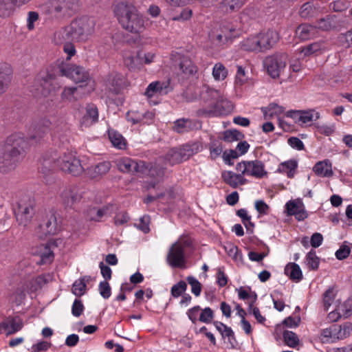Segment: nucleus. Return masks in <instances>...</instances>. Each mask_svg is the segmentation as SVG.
<instances>
[{
  "label": "nucleus",
  "instance_id": "obj_1",
  "mask_svg": "<svg viewBox=\"0 0 352 352\" xmlns=\"http://www.w3.org/2000/svg\"><path fill=\"white\" fill-rule=\"evenodd\" d=\"M28 144L19 134L9 136L5 146L0 148V171L8 173L14 170L22 160Z\"/></svg>",
  "mask_w": 352,
  "mask_h": 352
},
{
  "label": "nucleus",
  "instance_id": "obj_2",
  "mask_svg": "<svg viewBox=\"0 0 352 352\" xmlns=\"http://www.w3.org/2000/svg\"><path fill=\"white\" fill-rule=\"evenodd\" d=\"M56 166L75 176L81 175L85 170L80 160L72 151L64 152L59 155L54 153L43 157L42 168L44 171L50 170Z\"/></svg>",
  "mask_w": 352,
  "mask_h": 352
},
{
  "label": "nucleus",
  "instance_id": "obj_3",
  "mask_svg": "<svg viewBox=\"0 0 352 352\" xmlns=\"http://www.w3.org/2000/svg\"><path fill=\"white\" fill-rule=\"evenodd\" d=\"M114 12L119 23L126 30L131 33H140L145 29L144 20L133 5L119 3Z\"/></svg>",
  "mask_w": 352,
  "mask_h": 352
},
{
  "label": "nucleus",
  "instance_id": "obj_4",
  "mask_svg": "<svg viewBox=\"0 0 352 352\" xmlns=\"http://www.w3.org/2000/svg\"><path fill=\"white\" fill-rule=\"evenodd\" d=\"M94 27V19L83 17L72 21L69 25L56 33V36L61 41H85L93 34Z\"/></svg>",
  "mask_w": 352,
  "mask_h": 352
},
{
  "label": "nucleus",
  "instance_id": "obj_5",
  "mask_svg": "<svg viewBox=\"0 0 352 352\" xmlns=\"http://www.w3.org/2000/svg\"><path fill=\"white\" fill-rule=\"evenodd\" d=\"M278 40V33L268 30L247 38L243 41L242 47L250 52H265L270 50Z\"/></svg>",
  "mask_w": 352,
  "mask_h": 352
},
{
  "label": "nucleus",
  "instance_id": "obj_6",
  "mask_svg": "<svg viewBox=\"0 0 352 352\" xmlns=\"http://www.w3.org/2000/svg\"><path fill=\"white\" fill-rule=\"evenodd\" d=\"M56 75L52 68L41 71L34 80L32 93L36 97H47L56 91Z\"/></svg>",
  "mask_w": 352,
  "mask_h": 352
},
{
  "label": "nucleus",
  "instance_id": "obj_7",
  "mask_svg": "<svg viewBox=\"0 0 352 352\" xmlns=\"http://www.w3.org/2000/svg\"><path fill=\"white\" fill-rule=\"evenodd\" d=\"M59 72L62 76L71 78L75 82L82 83L87 93L94 91V81L83 67L72 64H63L59 66Z\"/></svg>",
  "mask_w": 352,
  "mask_h": 352
},
{
  "label": "nucleus",
  "instance_id": "obj_8",
  "mask_svg": "<svg viewBox=\"0 0 352 352\" xmlns=\"http://www.w3.org/2000/svg\"><path fill=\"white\" fill-rule=\"evenodd\" d=\"M199 149L200 144L197 142L187 144L179 148H173L167 152L164 160L166 164L173 166L187 160Z\"/></svg>",
  "mask_w": 352,
  "mask_h": 352
},
{
  "label": "nucleus",
  "instance_id": "obj_9",
  "mask_svg": "<svg viewBox=\"0 0 352 352\" xmlns=\"http://www.w3.org/2000/svg\"><path fill=\"white\" fill-rule=\"evenodd\" d=\"M288 56L285 54H276L265 58L263 62L268 74L273 78H278L285 71Z\"/></svg>",
  "mask_w": 352,
  "mask_h": 352
},
{
  "label": "nucleus",
  "instance_id": "obj_10",
  "mask_svg": "<svg viewBox=\"0 0 352 352\" xmlns=\"http://www.w3.org/2000/svg\"><path fill=\"white\" fill-rule=\"evenodd\" d=\"M236 169L243 175L256 178H262L267 174L264 164L259 160L243 161L236 164Z\"/></svg>",
  "mask_w": 352,
  "mask_h": 352
},
{
  "label": "nucleus",
  "instance_id": "obj_11",
  "mask_svg": "<svg viewBox=\"0 0 352 352\" xmlns=\"http://www.w3.org/2000/svg\"><path fill=\"white\" fill-rule=\"evenodd\" d=\"M201 98L205 102H208L209 106L212 108L210 111V112L215 114L224 113V111L221 109V107L226 101L223 99L219 91L210 89L208 87H204L201 93Z\"/></svg>",
  "mask_w": 352,
  "mask_h": 352
},
{
  "label": "nucleus",
  "instance_id": "obj_12",
  "mask_svg": "<svg viewBox=\"0 0 352 352\" xmlns=\"http://www.w3.org/2000/svg\"><path fill=\"white\" fill-rule=\"evenodd\" d=\"M14 212L18 223L26 226L30 223L34 214V204L30 200H21L14 208Z\"/></svg>",
  "mask_w": 352,
  "mask_h": 352
},
{
  "label": "nucleus",
  "instance_id": "obj_13",
  "mask_svg": "<svg viewBox=\"0 0 352 352\" xmlns=\"http://www.w3.org/2000/svg\"><path fill=\"white\" fill-rule=\"evenodd\" d=\"M58 197L66 208H72L82 198L79 188L76 186H63L58 192Z\"/></svg>",
  "mask_w": 352,
  "mask_h": 352
},
{
  "label": "nucleus",
  "instance_id": "obj_14",
  "mask_svg": "<svg viewBox=\"0 0 352 352\" xmlns=\"http://www.w3.org/2000/svg\"><path fill=\"white\" fill-rule=\"evenodd\" d=\"M166 262L173 268H185L184 247L179 241L175 242L170 246L166 256Z\"/></svg>",
  "mask_w": 352,
  "mask_h": 352
},
{
  "label": "nucleus",
  "instance_id": "obj_15",
  "mask_svg": "<svg viewBox=\"0 0 352 352\" xmlns=\"http://www.w3.org/2000/svg\"><path fill=\"white\" fill-rule=\"evenodd\" d=\"M116 166L120 171L128 173H144L147 170L144 162H136L128 157L118 159L116 161Z\"/></svg>",
  "mask_w": 352,
  "mask_h": 352
},
{
  "label": "nucleus",
  "instance_id": "obj_16",
  "mask_svg": "<svg viewBox=\"0 0 352 352\" xmlns=\"http://www.w3.org/2000/svg\"><path fill=\"white\" fill-rule=\"evenodd\" d=\"M288 118H291L294 121L300 124H304L316 120L320 118V113L314 109L307 111L292 110L286 113Z\"/></svg>",
  "mask_w": 352,
  "mask_h": 352
},
{
  "label": "nucleus",
  "instance_id": "obj_17",
  "mask_svg": "<svg viewBox=\"0 0 352 352\" xmlns=\"http://www.w3.org/2000/svg\"><path fill=\"white\" fill-rule=\"evenodd\" d=\"M87 94L83 85H79L77 87H65L60 94V98L63 102H74Z\"/></svg>",
  "mask_w": 352,
  "mask_h": 352
},
{
  "label": "nucleus",
  "instance_id": "obj_18",
  "mask_svg": "<svg viewBox=\"0 0 352 352\" xmlns=\"http://www.w3.org/2000/svg\"><path fill=\"white\" fill-rule=\"evenodd\" d=\"M287 215L294 216L298 221H303L308 214L303 203L299 199L291 200L286 204Z\"/></svg>",
  "mask_w": 352,
  "mask_h": 352
},
{
  "label": "nucleus",
  "instance_id": "obj_19",
  "mask_svg": "<svg viewBox=\"0 0 352 352\" xmlns=\"http://www.w3.org/2000/svg\"><path fill=\"white\" fill-rule=\"evenodd\" d=\"M99 118V112L97 106L90 103L87 104L85 111L80 120L82 127H89L98 122Z\"/></svg>",
  "mask_w": 352,
  "mask_h": 352
},
{
  "label": "nucleus",
  "instance_id": "obj_20",
  "mask_svg": "<svg viewBox=\"0 0 352 352\" xmlns=\"http://www.w3.org/2000/svg\"><path fill=\"white\" fill-rule=\"evenodd\" d=\"M316 28L322 31L335 30L340 26V21L336 15H327L316 22Z\"/></svg>",
  "mask_w": 352,
  "mask_h": 352
},
{
  "label": "nucleus",
  "instance_id": "obj_21",
  "mask_svg": "<svg viewBox=\"0 0 352 352\" xmlns=\"http://www.w3.org/2000/svg\"><path fill=\"white\" fill-rule=\"evenodd\" d=\"M124 63L129 70H140L143 66L141 52L134 54L126 53L124 56Z\"/></svg>",
  "mask_w": 352,
  "mask_h": 352
},
{
  "label": "nucleus",
  "instance_id": "obj_22",
  "mask_svg": "<svg viewBox=\"0 0 352 352\" xmlns=\"http://www.w3.org/2000/svg\"><path fill=\"white\" fill-rule=\"evenodd\" d=\"M168 82L155 81L150 83L145 91L148 98H152L157 94L164 95L168 93Z\"/></svg>",
  "mask_w": 352,
  "mask_h": 352
},
{
  "label": "nucleus",
  "instance_id": "obj_23",
  "mask_svg": "<svg viewBox=\"0 0 352 352\" xmlns=\"http://www.w3.org/2000/svg\"><path fill=\"white\" fill-rule=\"evenodd\" d=\"M12 78V69L9 65H0V96L7 90Z\"/></svg>",
  "mask_w": 352,
  "mask_h": 352
},
{
  "label": "nucleus",
  "instance_id": "obj_24",
  "mask_svg": "<svg viewBox=\"0 0 352 352\" xmlns=\"http://www.w3.org/2000/svg\"><path fill=\"white\" fill-rule=\"evenodd\" d=\"M124 76L118 72L111 73L107 78V87L114 93H118L124 85Z\"/></svg>",
  "mask_w": 352,
  "mask_h": 352
},
{
  "label": "nucleus",
  "instance_id": "obj_25",
  "mask_svg": "<svg viewBox=\"0 0 352 352\" xmlns=\"http://www.w3.org/2000/svg\"><path fill=\"white\" fill-rule=\"evenodd\" d=\"M111 168V164L109 161L100 162L87 170L88 175L91 178H98L106 175Z\"/></svg>",
  "mask_w": 352,
  "mask_h": 352
},
{
  "label": "nucleus",
  "instance_id": "obj_26",
  "mask_svg": "<svg viewBox=\"0 0 352 352\" xmlns=\"http://www.w3.org/2000/svg\"><path fill=\"white\" fill-rule=\"evenodd\" d=\"M198 127V124L189 119H178L174 122L173 129L178 133L189 132Z\"/></svg>",
  "mask_w": 352,
  "mask_h": 352
},
{
  "label": "nucleus",
  "instance_id": "obj_27",
  "mask_svg": "<svg viewBox=\"0 0 352 352\" xmlns=\"http://www.w3.org/2000/svg\"><path fill=\"white\" fill-rule=\"evenodd\" d=\"M318 33L316 25L307 23L301 24L296 30V36L300 40L305 41L314 37Z\"/></svg>",
  "mask_w": 352,
  "mask_h": 352
},
{
  "label": "nucleus",
  "instance_id": "obj_28",
  "mask_svg": "<svg viewBox=\"0 0 352 352\" xmlns=\"http://www.w3.org/2000/svg\"><path fill=\"white\" fill-rule=\"evenodd\" d=\"M313 170L319 177H329L333 175L331 162L329 160L320 161L313 167Z\"/></svg>",
  "mask_w": 352,
  "mask_h": 352
},
{
  "label": "nucleus",
  "instance_id": "obj_29",
  "mask_svg": "<svg viewBox=\"0 0 352 352\" xmlns=\"http://www.w3.org/2000/svg\"><path fill=\"white\" fill-rule=\"evenodd\" d=\"M222 178L226 184L232 188H236L238 186L246 183V179L242 173L236 174L232 171H224L222 173Z\"/></svg>",
  "mask_w": 352,
  "mask_h": 352
},
{
  "label": "nucleus",
  "instance_id": "obj_30",
  "mask_svg": "<svg viewBox=\"0 0 352 352\" xmlns=\"http://www.w3.org/2000/svg\"><path fill=\"white\" fill-rule=\"evenodd\" d=\"M22 327L23 322L19 317L8 318L1 326L7 335L13 334L21 330Z\"/></svg>",
  "mask_w": 352,
  "mask_h": 352
},
{
  "label": "nucleus",
  "instance_id": "obj_31",
  "mask_svg": "<svg viewBox=\"0 0 352 352\" xmlns=\"http://www.w3.org/2000/svg\"><path fill=\"white\" fill-rule=\"evenodd\" d=\"M30 0H0V15L6 17L11 14L14 6H21Z\"/></svg>",
  "mask_w": 352,
  "mask_h": 352
},
{
  "label": "nucleus",
  "instance_id": "obj_32",
  "mask_svg": "<svg viewBox=\"0 0 352 352\" xmlns=\"http://www.w3.org/2000/svg\"><path fill=\"white\" fill-rule=\"evenodd\" d=\"M326 50L327 45L324 41L314 42L299 49L300 52L303 54L304 56H309Z\"/></svg>",
  "mask_w": 352,
  "mask_h": 352
},
{
  "label": "nucleus",
  "instance_id": "obj_33",
  "mask_svg": "<svg viewBox=\"0 0 352 352\" xmlns=\"http://www.w3.org/2000/svg\"><path fill=\"white\" fill-rule=\"evenodd\" d=\"M322 12V9L319 5L311 3H304L300 10V15L305 19L316 17Z\"/></svg>",
  "mask_w": 352,
  "mask_h": 352
},
{
  "label": "nucleus",
  "instance_id": "obj_34",
  "mask_svg": "<svg viewBox=\"0 0 352 352\" xmlns=\"http://www.w3.org/2000/svg\"><path fill=\"white\" fill-rule=\"evenodd\" d=\"M297 167V161L294 160H290L280 163L277 168V172L280 173H285L289 178H293Z\"/></svg>",
  "mask_w": 352,
  "mask_h": 352
},
{
  "label": "nucleus",
  "instance_id": "obj_35",
  "mask_svg": "<svg viewBox=\"0 0 352 352\" xmlns=\"http://www.w3.org/2000/svg\"><path fill=\"white\" fill-rule=\"evenodd\" d=\"M91 280L90 276H85L76 280L72 285V292L77 297L84 295L87 290V283Z\"/></svg>",
  "mask_w": 352,
  "mask_h": 352
},
{
  "label": "nucleus",
  "instance_id": "obj_36",
  "mask_svg": "<svg viewBox=\"0 0 352 352\" xmlns=\"http://www.w3.org/2000/svg\"><path fill=\"white\" fill-rule=\"evenodd\" d=\"M285 273L294 281L298 282L302 278V273L299 265L289 263L285 267Z\"/></svg>",
  "mask_w": 352,
  "mask_h": 352
},
{
  "label": "nucleus",
  "instance_id": "obj_37",
  "mask_svg": "<svg viewBox=\"0 0 352 352\" xmlns=\"http://www.w3.org/2000/svg\"><path fill=\"white\" fill-rule=\"evenodd\" d=\"M109 138L113 146L118 149H124L126 146V141L124 137L113 129L108 130Z\"/></svg>",
  "mask_w": 352,
  "mask_h": 352
},
{
  "label": "nucleus",
  "instance_id": "obj_38",
  "mask_svg": "<svg viewBox=\"0 0 352 352\" xmlns=\"http://www.w3.org/2000/svg\"><path fill=\"white\" fill-rule=\"evenodd\" d=\"M56 242L50 241L43 248L41 252V261L42 264L50 263L54 260V248L56 246Z\"/></svg>",
  "mask_w": 352,
  "mask_h": 352
},
{
  "label": "nucleus",
  "instance_id": "obj_39",
  "mask_svg": "<svg viewBox=\"0 0 352 352\" xmlns=\"http://www.w3.org/2000/svg\"><path fill=\"white\" fill-rule=\"evenodd\" d=\"M179 67L182 72L186 75H191L197 72V67L189 58L186 56L180 58Z\"/></svg>",
  "mask_w": 352,
  "mask_h": 352
},
{
  "label": "nucleus",
  "instance_id": "obj_40",
  "mask_svg": "<svg viewBox=\"0 0 352 352\" xmlns=\"http://www.w3.org/2000/svg\"><path fill=\"white\" fill-rule=\"evenodd\" d=\"M228 71L221 63H217L213 68L212 75L216 81H222L228 76Z\"/></svg>",
  "mask_w": 352,
  "mask_h": 352
},
{
  "label": "nucleus",
  "instance_id": "obj_41",
  "mask_svg": "<svg viewBox=\"0 0 352 352\" xmlns=\"http://www.w3.org/2000/svg\"><path fill=\"white\" fill-rule=\"evenodd\" d=\"M72 0H54L51 4V10L56 14L66 12L72 3Z\"/></svg>",
  "mask_w": 352,
  "mask_h": 352
},
{
  "label": "nucleus",
  "instance_id": "obj_42",
  "mask_svg": "<svg viewBox=\"0 0 352 352\" xmlns=\"http://www.w3.org/2000/svg\"><path fill=\"white\" fill-rule=\"evenodd\" d=\"M244 3V0H223L221 8L223 12H231L239 10Z\"/></svg>",
  "mask_w": 352,
  "mask_h": 352
},
{
  "label": "nucleus",
  "instance_id": "obj_43",
  "mask_svg": "<svg viewBox=\"0 0 352 352\" xmlns=\"http://www.w3.org/2000/svg\"><path fill=\"white\" fill-rule=\"evenodd\" d=\"M336 329L335 324L331 326L329 328L323 329L321 331L320 340L322 342H333L337 340L336 338Z\"/></svg>",
  "mask_w": 352,
  "mask_h": 352
},
{
  "label": "nucleus",
  "instance_id": "obj_44",
  "mask_svg": "<svg viewBox=\"0 0 352 352\" xmlns=\"http://www.w3.org/2000/svg\"><path fill=\"white\" fill-rule=\"evenodd\" d=\"M336 329L337 340H342L348 337L352 331V324L350 322L344 323L342 325L335 324Z\"/></svg>",
  "mask_w": 352,
  "mask_h": 352
},
{
  "label": "nucleus",
  "instance_id": "obj_45",
  "mask_svg": "<svg viewBox=\"0 0 352 352\" xmlns=\"http://www.w3.org/2000/svg\"><path fill=\"white\" fill-rule=\"evenodd\" d=\"M243 137V134L236 129L227 130L223 133V140L228 142L241 140Z\"/></svg>",
  "mask_w": 352,
  "mask_h": 352
},
{
  "label": "nucleus",
  "instance_id": "obj_46",
  "mask_svg": "<svg viewBox=\"0 0 352 352\" xmlns=\"http://www.w3.org/2000/svg\"><path fill=\"white\" fill-rule=\"evenodd\" d=\"M336 309L342 317L346 318L352 312V301L347 300L342 303L340 302L336 306Z\"/></svg>",
  "mask_w": 352,
  "mask_h": 352
},
{
  "label": "nucleus",
  "instance_id": "obj_47",
  "mask_svg": "<svg viewBox=\"0 0 352 352\" xmlns=\"http://www.w3.org/2000/svg\"><path fill=\"white\" fill-rule=\"evenodd\" d=\"M283 339L285 344L292 348L296 347L299 343L298 336L290 331H285L283 332Z\"/></svg>",
  "mask_w": 352,
  "mask_h": 352
},
{
  "label": "nucleus",
  "instance_id": "obj_48",
  "mask_svg": "<svg viewBox=\"0 0 352 352\" xmlns=\"http://www.w3.org/2000/svg\"><path fill=\"white\" fill-rule=\"evenodd\" d=\"M239 297L242 300H248L249 308H252V305L255 302L257 296L255 292L249 293L247 290L240 288L238 290Z\"/></svg>",
  "mask_w": 352,
  "mask_h": 352
},
{
  "label": "nucleus",
  "instance_id": "obj_49",
  "mask_svg": "<svg viewBox=\"0 0 352 352\" xmlns=\"http://www.w3.org/2000/svg\"><path fill=\"white\" fill-rule=\"evenodd\" d=\"M351 243H347L346 241L344 242L336 252V258L339 260L346 258L351 252Z\"/></svg>",
  "mask_w": 352,
  "mask_h": 352
},
{
  "label": "nucleus",
  "instance_id": "obj_50",
  "mask_svg": "<svg viewBox=\"0 0 352 352\" xmlns=\"http://www.w3.org/2000/svg\"><path fill=\"white\" fill-rule=\"evenodd\" d=\"M306 263L307 265L311 270H316L319 265V258L316 255V252L313 250L310 251L306 256Z\"/></svg>",
  "mask_w": 352,
  "mask_h": 352
},
{
  "label": "nucleus",
  "instance_id": "obj_51",
  "mask_svg": "<svg viewBox=\"0 0 352 352\" xmlns=\"http://www.w3.org/2000/svg\"><path fill=\"white\" fill-rule=\"evenodd\" d=\"M186 280L191 286V292L195 296H199L201 292V284L193 276H188Z\"/></svg>",
  "mask_w": 352,
  "mask_h": 352
},
{
  "label": "nucleus",
  "instance_id": "obj_52",
  "mask_svg": "<svg viewBox=\"0 0 352 352\" xmlns=\"http://www.w3.org/2000/svg\"><path fill=\"white\" fill-rule=\"evenodd\" d=\"M126 120L133 124L142 122L144 121V115L142 113L134 111H128L126 115Z\"/></svg>",
  "mask_w": 352,
  "mask_h": 352
},
{
  "label": "nucleus",
  "instance_id": "obj_53",
  "mask_svg": "<svg viewBox=\"0 0 352 352\" xmlns=\"http://www.w3.org/2000/svg\"><path fill=\"white\" fill-rule=\"evenodd\" d=\"M248 81V77L246 76L245 69L241 67L237 66V71L235 76V85L236 86H242Z\"/></svg>",
  "mask_w": 352,
  "mask_h": 352
},
{
  "label": "nucleus",
  "instance_id": "obj_54",
  "mask_svg": "<svg viewBox=\"0 0 352 352\" xmlns=\"http://www.w3.org/2000/svg\"><path fill=\"white\" fill-rule=\"evenodd\" d=\"M187 289L186 283L181 280L178 283L174 285L171 288V294L173 297L177 298L180 296Z\"/></svg>",
  "mask_w": 352,
  "mask_h": 352
},
{
  "label": "nucleus",
  "instance_id": "obj_55",
  "mask_svg": "<svg viewBox=\"0 0 352 352\" xmlns=\"http://www.w3.org/2000/svg\"><path fill=\"white\" fill-rule=\"evenodd\" d=\"M214 325L223 337H230L233 336V331L231 328L227 327L222 322L215 321L214 322Z\"/></svg>",
  "mask_w": 352,
  "mask_h": 352
},
{
  "label": "nucleus",
  "instance_id": "obj_56",
  "mask_svg": "<svg viewBox=\"0 0 352 352\" xmlns=\"http://www.w3.org/2000/svg\"><path fill=\"white\" fill-rule=\"evenodd\" d=\"M336 297V294L333 289L329 288L323 295V304L326 309H328L332 305Z\"/></svg>",
  "mask_w": 352,
  "mask_h": 352
},
{
  "label": "nucleus",
  "instance_id": "obj_57",
  "mask_svg": "<svg viewBox=\"0 0 352 352\" xmlns=\"http://www.w3.org/2000/svg\"><path fill=\"white\" fill-rule=\"evenodd\" d=\"M210 38L216 45L224 44L229 41L228 36L221 31L219 32L217 31L213 32L210 35Z\"/></svg>",
  "mask_w": 352,
  "mask_h": 352
},
{
  "label": "nucleus",
  "instance_id": "obj_58",
  "mask_svg": "<svg viewBox=\"0 0 352 352\" xmlns=\"http://www.w3.org/2000/svg\"><path fill=\"white\" fill-rule=\"evenodd\" d=\"M228 255L231 256L234 261H239L242 258L241 254L239 252L238 248L232 244H228L225 247Z\"/></svg>",
  "mask_w": 352,
  "mask_h": 352
},
{
  "label": "nucleus",
  "instance_id": "obj_59",
  "mask_svg": "<svg viewBox=\"0 0 352 352\" xmlns=\"http://www.w3.org/2000/svg\"><path fill=\"white\" fill-rule=\"evenodd\" d=\"M46 232L49 234H54L56 233L57 223L56 217L54 215H51L49 219L45 223Z\"/></svg>",
  "mask_w": 352,
  "mask_h": 352
},
{
  "label": "nucleus",
  "instance_id": "obj_60",
  "mask_svg": "<svg viewBox=\"0 0 352 352\" xmlns=\"http://www.w3.org/2000/svg\"><path fill=\"white\" fill-rule=\"evenodd\" d=\"M339 41L344 47L352 46V28L346 33L340 34Z\"/></svg>",
  "mask_w": 352,
  "mask_h": 352
},
{
  "label": "nucleus",
  "instance_id": "obj_61",
  "mask_svg": "<svg viewBox=\"0 0 352 352\" xmlns=\"http://www.w3.org/2000/svg\"><path fill=\"white\" fill-rule=\"evenodd\" d=\"M149 223V216L144 215L140 219L139 222L136 223V226L139 230H142L143 232L147 233L150 231Z\"/></svg>",
  "mask_w": 352,
  "mask_h": 352
},
{
  "label": "nucleus",
  "instance_id": "obj_62",
  "mask_svg": "<svg viewBox=\"0 0 352 352\" xmlns=\"http://www.w3.org/2000/svg\"><path fill=\"white\" fill-rule=\"evenodd\" d=\"M213 311L210 307L204 309L199 316V321L205 323H209L213 319Z\"/></svg>",
  "mask_w": 352,
  "mask_h": 352
},
{
  "label": "nucleus",
  "instance_id": "obj_63",
  "mask_svg": "<svg viewBox=\"0 0 352 352\" xmlns=\"http://www.w3.org/2000/svg\"><path fill=\"white\" fill-rule=\"evenodd\" d=\"M220 31L228 36L229 41L238 34V31H236V28L231 24L223 25L221 27Z\"/></svg>",
  "mask_w": 352,
  "mask_h": 352
},
{
  "label": "nucleus",
  "instance_id": "obj_64",
  "mask_svg": "<svg viewBox=\"0 0 352 352\" xmlns=\"http://www.w3.org/2000/svg\"><path fill=\"white\" fill-rule=\"evenodd\" d=\"M100 294L105 299L111 296V287L107 281H102L99 284Z\"/></svg>",
  "mask_w": 352,
  "mask_h": 352
}]
</instances>
